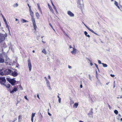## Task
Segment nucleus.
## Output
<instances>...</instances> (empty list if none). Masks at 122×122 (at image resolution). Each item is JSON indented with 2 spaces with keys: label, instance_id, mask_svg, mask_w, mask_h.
<instances>
[{
  "label": "nucleus",
  "instance_id": "f257e3e1",
  "mask_svg": "<svg viewBox=\"0 0 122 122\" xmlns=\"http://www.w3.org/2000/svg\"><path fill=\"white\" fill-rule=\"evenodd\" d=\"M7 34L5 33L4 34H0V43L3 42L5 39V38L7 37Z\"/></svg>",
  "mask_w": 122,
  "mask_h": 122
},
{
  "label": "nucleus",
  "instance_id": "f03ea898",
  "mask_svg": "<svg viewBox=\"0 0 122 122\" xmlns=\"http://www.w3.org/2000/svg\"><path fill=\"white\" fill-rule=\"evenodd\" d=\"M28 62L29 71H30L31 69L32 65L30 61L29 58L28 60Z\"/></svg>",
  "mask_w": 122,
  "mask_h": 122
},
{
  "label": "nucleus",
  "instance_id": "7ed1b4c3",
  "mask_svg": "<svg viewBox=\"0 0 122 122\" xmlns=\"http://www.w3.org/2000/svg\"><path fill=\"white\" fill-rule=\"evenodd\" d=\"M29 11L30 13V15L31 16V20H35L34 17V15L33 12L32 11L31 9H29Z\"/></svg>",
  "mask_w": 122,
  "mask_h": 122
},
{
  "label": "nucleus",
  "instance_id": "20e7f679",
  "mask_svg": "<svg viewBox=\"0 0 122 122\" xmlns=\"http://www.w3.org/2000/svg\"><path fill=\"white\" fill-rule=\"evenodd\" d=\"M29 11L30 13V15L31 16V20H35L34 17V15L33 12L32 11L31 9H29Z\"/></svg>",
  "mask_w": 122,
  "mask_h": 122
},
{
  "label": "nucleus",
  "instance_id": "39448f33",
  "mask_svg": "<svg viewBox=\"0 0 122 122\" xmlns=\"http://www.w3.org/2000/svg\"><path fill=\"white\" fill-rule=\"evenodd\" d=\"M11 72V70L10 69H6L4 71V72L5 75L10 74Z\"/></svg>",
  "mask_w": 122,
  "mask_h": 122
},
{
  "label": "nucleus",
  "instance_id": "423d86ee",
  "mask_svg": "<svg viewBox=\"0 0 122 122\" xmlns=\"http://www.w3.org/2000/svg\"><path fill=\"white\" fill-rule=\"evenodd\" d=\"M33 25V27L35 30V31H36V28H37V27L36 25L35 20H31Z\"/></svg>",
  "mask_w": 122,
  "mask_h": 122
},
{
  "label": "nucleus",
  "instance_id": "0eeeda50",
  "mask_svg": "<svg viewBox=\"0 0 122 122\" xmlns=\"http://www.w3.org/2000/svg\"><path fill=\"white\" fill-rule=\"evenodd\" d=\"M18 74L17 72L15 71L13 72L12 71L11 75L15 77Z\"/></svg>",
  "mask_w": 122,
  "mask_h": 122
},
{
  "label": "nucleus",
  "instance_id": "6e6552de",
  "mask_svg": "<svg viewBox=\"0 0 122 122\" xmlns=\"http://www.w3.org/2000/svg\"><path fill=\"white\" fill-rule=\"evenodd\" d=\"M16 81L14 79H11L10 83L12 85L14 86L15 85V83Z\"/></svg>",
  "mask_w": 122,
  "mask_h": 122
},
{
  "label": "nucleus",
  "instance_id": "1a4fd4ad",
  "mask_svg": "<svg viewBox=\"0 0 122 122\" xmlns=\"http://www.w3.org/2000/svg\"><path fill=\"white\" fill-rule=\"evenodd\" d=\"M85 25L86 27V28L88 29L89 30V31H91L92 32L94 33L95 34H96L97 33L95 32L92 30L89 27H88L85 24H84Z\"/></svg>",
  "mask_w": 122,
  "mask_h": 122
},
{
  "label": "nucleus",
  "instance_id": "9d476101",
  "mask_svg": "<svg viewBox=\"0 0 122 122\" xmlns=\"http://www.w3.org/2000/svg\"><path fill=\"white\" fill-rule=\"evenodd\" d=\"M67 14L71 17H73L74 16V14L70 11H68Z\"/></svg>",
  "mask_w": 122,
  "mask_h": 122
},
{
  "label": "nucleus",
  "instance_id": "9b49d317",
  "mask_svg": "<svg viewBox=\"0 0 122 122\" xmlns=\"http://www.w3.org/2000/svg\"><path fill=\"white\" fill-rule=\"evenodd\" d=\"M17 91V88L15 86H14L13 89L11 91H10V92L11 93H14V92H16Z\"/></svg>",
  "mask_w": 122,
  "mask_h": 122
},
{
  "label": "nucleus",
  "instance_id": "f8f14e48",
  "mask_svg": "<svg viewBox=\"0 0 122 122\" xmlns=\"http://www.w3.org/2000/svg\"><path fill=\"white\" fill-rule=\"evenodd\" d=\"M1 45L3 47L5 48L7 47L5 43V42H2L1 43Z\"/></svg>",
  "mask_w": 122,
  "mask_h": 122
},
{
  "label": "nucleus",
  "instance_id": "ddd939ff",
  "mask_svg": "<svg viewBox=\"0 0 122 122\" xmlns=\"http://www.w3.org/2000/svg\"><path fill=\"white\" fill-rule=\"evenodd\" d=\"M92 111L93 109L92 108H91L90 112L88 114V115L89 116H90V115H92L93 114V112Z\"/></svg>",
  "mask_w": 122,
  "mask_h": 122
},
{
  "label": "nucleus",
  "instance_id": "4468645a",
  "mask_svg": "<svg viewBox=\"0 0 122 122\" xmlns=\"http://www.w3.org/2000/svg\"><path fill=\"white\" fill-rule=\"evenodd\" d=\"M5 60L2 58V56L0 55V63H3L4 62Z\"/></svg>",
  "mask_w": 122,
  "mask_h": 122
},
{
  "label": "nucleus",
  "instance_id": "2eb2a0df",
  "mask_svg": "<svg viewBox=\"0 0 122 122\" xmlns=\"http://www.w3.org/2000/svg\"><path fill=\"white\" fill-rule=\"evenodd\" d=\"M37 6L38 8V9L39 10V11H40L41 13L42 14V11L41 10V8L40 7V5L38 3L37 4Z\"/></svg>",
  "mask_w": 122,
  "mask_h": 122
},
{
  "label": "nucleus",
  "instance_id": "dca6fc26",
  "mask_svg": "<svg viewBox=\"0 0 122 122\" xmlns=\"http://www.w3.org/2000/svg\"><path fill=\"white\" fill-rule=\"evenodd\" d=\"M76 49L74 48H73V50L71 51V53L72 54H75L76 53Z\"/></svg>",
  "mask_w": 122,
  "mask_h": 122
},
{
  "label": "nucleus",
  "instance_id": "f3484780",
  "mask_svg": "<svg viewBox=\"0 0 122 122\" xmlns=\"http://www.w3.org/2000/svg\"><path fill=\"white\" fill-rule=\"evenodd\" d=\"M0 80H1L4 83L6 81V79L4 77H0Z\"/></svg>",
  "mask_w": 122,
  "mask_h": 122
},
{
  "label": "nucleus",
  "instance_id": "a211bd4d",
  "mask_svg": "<svg viewBox=\"0 0 122 122\" xmlns=\"http://www.w3.org/2000/svg\"><path fill=\"white\" fill-rule=\"evenodd\" d=\"M78 105V103H74L73 105V107L76 108Z\"/></svg>",
  "mask_w": 122,
  "mask_h": 122
},
{
  "label": "nucleus",
  "instance_id": "6ab92c4d",
  "mask_svg": "<svg viewBox=\"0 0 122 122\" xmlns=\"http://www.w3.org/2000/svg\"><path fill=\"white\" fill-rule=\"evenodd\" d=\"M36 15L37 19H39L40 16L38 12H36Z\"/></svg>",
  "mask_w": 122,
  "mask_h": 122
},
{
  "label": "nucleus",
  "instance_id": "aec40b11",
  "mask_svg": "<svg viewBox=\"0 0 122 122\" xmlns=\"http://www.w3.org/2000/svg\"><path fill=\"white\" fill-rule=\"evenodd\" d=\"M48 5L49 9H50V10H51V11L53 13V10L52 7L51 6H50L49 5Z\"/></svg>",
  "mask_w": 122,
  "mask_h": 122
},
{
  "label": "nucleus",
  "instance_id": "412c9836",
  "mask_svg": "<svg viewBox=\"0 0 122 122\" xmlns=\"http://www.w3.org/2000/svg\"><path fill=\"white\" fill-rule=\"evenodd\" d=\"M84 33L85 35L86 36H87L89 38L90 37V36L89 35H87L88 33L86 31H85L84 32Z\"/></svg>",
  "mask_w": 122,
  "mask_h": 122
},
{
  "label": "nucleus",
  "instance_id": "4be33fe9",
  "mask_svg": "<svg viewBox=\"0 0 122 122\" xmlns=\"http://www.w3.org/2000/svg\"><path fill=\"white\" fill-rule=\"evenodd\" d=\"M3 85L7 88H9L10 87V84H8L7 85H6L5 84H3Z\"/></svg>",
  "mask_w": 122,
  "mask_h": 122
},
{
  "label": "nucleus",
  "instance_id": "5701e85b",
  "mask_svg": "<svg viewBox=\"0 0 122 122\" xmlns=\"http://www.w3.org/2000/svg\"><path fill=\"white\" fill-rule=\"evenodd\" d=\"M114 4H115V5L117 6L118 8L119 9L120 8V7H119V6H118V2H117L116 1H115V2H114Z\"/></svg>",
  "mask_w": 122,
  "mask_h": 122
},
{
  "label": "nucleus",
  "instance_id": "b1692460",
  "mask_svg": "<svg viewBox=\"0 0 122 122\" xmlns=\"http://www.w3.org/2000/svg\"><path fill=\"white\" fill-rule=\"evenodd\" d=\"M42 52L44 53L45 55H46L47 54L46 51L45 49H43L42 50Z\"/></svg>",
  "mask_w": 122,
  "mask_h": 122
},
{
  "label": "nucleus",
  "instance_id": "393cba45",
  "mask_svg": "<svg viewBox=\"0 0 122 122\" xmlns=\"http://www.w3.org/2000/svg\"><path fill=\"white\" fill-rule=\"evenodd\" d=\"M22 22L23 23L28 22V21L26 20H25L24 19H22Z\"/></svg>",
  "mask_w": 122,
  "mask_h": 122
},
{
  "label": "nucleus",
  "instance_id": "a878e982",
  "mask_svg": "<svg viewBox=\"0 0 122 122\" xmlns=\"http://www.w3.org/2000/svg\"><path fill=\"white\" fill-rule=\"evenodd\" d=\"M102 64L103 66L104 67H106L107 66V65L104 63H102Z\"/></svg>",
  "mask_w": 122,
  "mask_h": 122
},
{
  "label": "nucleus",
  "instance_id": "bb28decb",
  "mask_svg": "<svg viewBox=\"0 0 122 122\" xmlns=\"http://www.w3.org/2000/svg\"><path fill=\"white\" fill-rule=\"evenodd\" d=\"M49 25H50L51 26V28L53 29V30H54V31H55V29H54V28L53 27V26H52V25H51V23H50L49 24Z\"/></svg>",
  "mask_w": 122,
  "mask_h": 122
},
{
  "label": "nucleus",
  "instance_id": "cd10ccee",
  "mask_svg": "<svg viewBox=\"0 0 122 122\" xmlns=\"http://www.w3.org/2000/svg\"><path fill=\"white\" fill-rule=\"evenodd\" d=\"M114 112L116 115L118 113V111L116 110H115L114 111Z\"/></svg>",
  "mask_w": 122,
  "mask_h": 122
},
{
  "label": "nucleus",
  "instance_id": "c85d7f7f",
  "mask_svg": "<svg viewBox=\"0 0 122 122\" xmlns=\"http://www.w3.org/2000/svg\"><path fill=\"white\" fill-rule=\"evenodd\" d=\"M18 4L17 3H16L13 6L14 7H17L18 6Z\"/></svg>",
  "mask_w": 122,
  "mask_h": 122
},
{
  "label": "nucleus",
  "instance_id": "c756f323",
  "mask_svg": "<svg viewBox=\"0 0 122 122\" xmlns=\"http://www.w3.org/2000/svg\"><path fill=\"white\" fill-rule=\"evenodd\" d=\"M70 104L71 105H72L74 103V102L72 100H71L70 102Z\"/></svg>",
  "mask_w": 122,
  "mask_h": 122
},
{
  "label": "nucleus",
  "instance_id": "7c9ffc66",
  "mask_svg": "<svg viewBox=\"0 0 122 122\" xmlns=\"http://www.w3.org/2000/svg\"><path fill=\"white\" fill-rule=\"evenodd\" d=\"M6 80L7 81H8L10 83L11 81V79H10L9 78H7Z\"/></svg>",
  "mask_w": 122,
  "mask_h": 122
},
{
  "label": "nucleus",
  "instance_id": "2f4dec72",
  "mask_svg": "<svg viewBox=\"0 0 122 122\" xmlns=\"http://www.w3.org/2000/svg\"><path fill=\"white\" fill-rule=\"evenodd\" d=\"M35 113H33L31 115V117H34L35 116Z\"/></svg>",
  "mask_w": 122,
  "mask_h": 122
},
{
  "label": "nucleus",
  "instance_id": "473e14b6",
  "mask_svg": "<svg viewBox=\"0 0 122 122\" xmlns=\"http://www.w3.org/2000/svg\"><path fill=\"white\" fill-rule=\"evenodd\" d=\"M53 8L55 10V11H56V12H57V10H56V9L55 7V6L53 7Z\"/></svg>",
  "mask_w": 122,
  "mask_h": 122
},
{
  "label": "nucleus",
  "instance_id": "72a5a7b5",
  "mask_svg": "<svg viewBox=\"0 0 122 122\" xmlns=\"http://www.w3.org/2000/svg\"><path fill=\"white\" fill-rule=\"evenodd\" d=\"M5 24V25H6V27L7 28H9V26L8 25V23H6V24Z\"/></svg>",
  "mask_w": 122,
  "mask_h": 122
},
{
  "label": "nucleus",
  "instance_id": "f704fd0d",
  "mask_svg": "<svg viewBox=\"0 0 122 122\" xmlns=\"http://www.w3.org/2000/svg\"><path fill=\"white\" fill-rule=\"evenodd\" d=\"M27 5L29 7V9H31V6L30 5H29L28 4H27Z\"/></svg>",
  "mask_w": 122,
  "mask_h": 122
},
{
  "label": "nucleus",
  "instance_id": "c9c22d12",
  "mask_svg": "<svg viewBox=\"0 0 122 122\" xmlns=\"http://www.w3.org/2000/svg\"><path fill=\"white\" fill-rule=\"evenodd\" d=\"M20 119H21V116L19 115L18 116V119L19 120Z\"/></svg>",
  "mask_w": 122,
  "mask_h": 122
},
{
  "label": "nucleus",
  "instance_id": "e433bc0d",
  "mask_svg": "<svg viewBox=\"0 0 122 122\" xmlns=\"http://www.w3.org/2000/svg\"><path fill=\"white\" fill-rule=\"evenodd\" d=\"M61 98H59L58 99V101L59 103H60L61 102Z\"/></svg>",
  "mask_w": 122,
  "mask_h": 122
},
{
  "label": "nucleus",
  "instance_id": "4c0bfd02",
  "mask_svg": "<svg viewBox=\"0 0 122 122\" xmlns=\"http://www.w3.org/2000/svg\"><path fill=\"white\" fill-rule=\"evenodd\" d=\"M98 63H99V64H101V62L100 60H98Z\"/></svg>",
  "mask_w": 122,
  "mask_h": 122
},
{
  "label": "nucleus",
  "instance_id": "58836bf2",
  "mask_svg": "<svg viewBox=\"0 0 122 122\" xmlns=\"http://www.w3.org/2000/svg\"><path fill=\"white\" fill-rule=\"evenodd\" d=\"M24 98L27 100H28V98H27V97L26 96H25L24 97Z\"/></svg>",
  "mask_w": 122,
  "mask_h": 122
},
{
  "label": "nucleus",
  "instance_id": "ea45409f",
  "mask_svg": "<svg viewBox=\"0 0 122 122\" xmlns=\"http://www.w3.org/2000/svg\"><path fill=\"white\" fill-rule=\"evenodd\" d=\"M17 119V118H14V121L13 122H14L15 121H16Z\"/></svg>",
  "mask_w": 122,
  "mask_h": 122
},
{
  "label": "nucleus",
  "instance_id": "a19ab883",
  "mask_svg": "<svg viewBox=\"0 0 122 122\" xmlns=\"http://www.w3.org/2000/svg\"><path fill=\"white\" fill-rule=\"evenodd\" d=\"M110 76L112 77H114L115 76L114 75H112V74H111L110 75Z\"/></svg>",
  "mask_w": 122,
  "mask_h": 122
},
{
  "label": "nucleus",
  "instance_id": "79ce46f5",
  "mask_svg": "<svg viewBox=\"0 0 122 122\" xmlns=\"http://www.w3.org/2000/svg\"><path fill=\"white\" fill-rule=\"evenodd\" d=\"M95 66L98 69V67L97 65L96 64H95Z\"/></svg>",
  "mask_w": 122,
  "mask_h": 122
},
{
  "label": "nucleus",
  "instance_id": "37998d69",
  "mask_svg": "<svg viewBox=\"0 0 122 122\" xmlns=\"http://www.w3.org/2000/svg\"><path fill=\"white\" fill-rule=\"evenodd\" d=\"M50 0L52 5H54L53 3L52 2V0Z\"/></svg>",
  "mask_w": 122,
  "mask_h": 122
},
{
  "label": "nucleus",
  "instance_id": "c03bdc74",
  "mask_svg": "<svg viewBox=\"0 0 122 122\" xmlns=\"http://www.w3.org/2000/svg\"><path fill=\"white\" fill-rule=\"evenodd\" d=\"M33 117H31V121H32V122H33Z\"/></svg>",
  "mask_w": 122,
  "mask_h": 122
},
{
  "label": "nucleus",
  "instance_id": "a18cd8bd",
  "mask_svg": "<svg viewBox=\"0 0 122 122\" xmlns=\"http://www.w3.org/2000/svg\"><path fill=\"white\" fill-rule=\"evenodd\" d=\"M68 68H71V66H70L69 65H68Z\"/></svg>",
  "mask_w": 122,
  "mask_h": 122
},
{
  "label": "nucleus",
  "instance_id": "49530a36",
  "mask_svg": "<svg viewBox=\"0 0 122 122\" xmlns=\"http://www.w3.org/2000/svg\"><path fill=\"white\" fill-rule=\"evenodd\" d=\"M37 97H38V98H39V99H40V98L39 97V95L38 94H37Z\"/></svg>",
  "mask_w": 122,
  "mask_h": 122
},
{
  "label": "nucleus",
  "instance_id": "de8ad7c7",
  "mask_svg": "<svg viewBox=\"0 0 122 122\" xmlns=\"http://www.w3.org/2000/svg\"><path fill=\"white\" fill-rule=\"evenodd\" d=\"M48 115L50 116H51V114L49 112H48Z\"/></svg>",
  "mask_w": 122,
  "mask_h": 122
},
{
  "label": "nucleus",
  "instance_id": "09e8293b",
  "mask_svg": "<svg viewBox=\"0 0 122 122\" xmlns=\"http://www.w3.org/2000/svg\"><path fill=\"white\" fill-rule=\"evenodd\" d=\"M80 87L81 88H82V85L81 84L80 85Z\"/></svg>",
  "mask_w": 122,
  "mask_h": 122
},
{
  "label": "nucleus",
  "instance_id": "8fccbe9b",
  "mask_svg": "<svg viewBox=\"0 0 122 122\" xmlns=\"http://www.w3.org/2000/svg\"><path fill=\"white\" fill-rule=\"evenodd\" d=\"M69 47L70 48H72V46L71 45H70L69 46Z\"/></svg>",
  "mask_w": 122,
  "mask_h": 122
},
{
  "label": "nucleus",
  "instance_id": "3c124183",
  "mask_svg": "<svg viewBox=\"0 0 122 122\" xmlns=\"http://www.w3.org/2000/svg\"><path fill=\"white\" fill-rule=\"evenodd\" d=\"M3 19L4 21H5V20H6L5 19V18H3Z\"/></svg>",
  "mask_w": 122,
  "mask_h": 122
},
{
  "label": "nucleus",
  "instance_id": "603ef678",
  "mask_svg": "<svg viewBox=\"0 0 122 122\" xmlns=\"http://www.w3.org/2000/svg\"><path fill=\"white\" fill-rule=\"evenodd\" d=\"M48 78L49 79H50V77L49 75L48 76Z\"/></svg>",
  "mask_w": 122,
  "mask_h": 122
},
{
  "label": "nucleus",
  "instance_id": "864d4df0",
  "mask_svg": "<svg viewBox=\"0 0 122 122\" xmlns=\"http://www.w3.org/2000/svg\"><path fill=\"white\" fill-rule=\"evenodd\" d=\"M4 22H5V24H6V23H7V21H6V20H5V21H4Z\"/></svg>",
  "mask_w": 122,
  "mask_h": 122
},
{
  "label": "nucleus",
  "instance_id": "5fc2aeb1",
  "mask_svg": "<svg viewBox=\"0 0 122 122\" xmlns=\"http://www.w3.org/2000/svg\"><path fill=\"white\" fill-rule=\"evenodd\" d=\"M42 42L43 43H44V44H45L46 43V42L45 41H42Z\"/></svg>",
  "mask_w": 122,
  "mask_h": 122
},
{
  "label": "nucleus",
  "instance_id": "6e6d98bb",
  "mask_svg": "<svg viewBox=\"0 0 122 122\" xmlns=\"http://www.w3.org/2000/svg\"><path fill=\"white\" fill-rule=\"evenodd\" d=\"M114 83H115V82H114ZM115 86V84L113 86V88H114Z\"/></svg>",
  "mask_w": 122,
  "mask_h": 122
},
{
  "label": "nucleus",
  "instance_id": "4d7b16f0",
  "mask_svg": "<svg viewBox=\"0 0 122 122\" xmlns=\"http://www.w3.org/2000/svg\"><path fill=\"white\" fill-rule=\"evenodd\" d=\"M108 106L109 108L110 109V108H111V107L109 104H108Z\"/></svg>",
  "mask_w": 122,
  "mask_h": 122
},
{
  "label": "nucleus",
  "instance_id": "13d9d810",
  "mask_svg": "<svg viewBox=\"0 0 122 122\" xmlns=\"http://www.w3.org/2000/svg\"><path fill=\"white\" fill-rule=\"evenodd\" d=\"M90 64L91 66H92L93 65L92 63H91Z\"/></svg>",
  "mask_w": 122,
  "mask_h": 122
},
{
  "label": "nucleus",
  "instance_id": "bf43d9fd",
  "mask_svg": "<svg viewBox=\"0 0 122 122\" xmlns=\"http://www.w3.org/2000/svg\"><path fill=\"white\" fill-rule=\"evenodd\" d=\"M119 98H122V96H121L119 97Z\"/></svg>",
  "mask_w": 122,
  "mask_h": 122
},
{
  "label": "nucleus",
  "instance_id": "052dcab7",
  "mask_svg": "<svg viewBox=\"0 0 122 122\" xmlns=\"http://www.w3.org/2000/svg\"><path fill=\"white\" fill-rule=\"evenodd\" d=\"M8 30L10 32V29H9V28H7Z\"/></svg>",
  "mask_w": 122,
  "mask_h": 122
},
{
  "label": "nucleus",
  "instance_id": "680f3d73",
  "mask_svg": "<svg viewBox=\"0 0 122 122\" xmlns=\"http://www.w3.org/2000/svg\"><path fill=\"white\" fill-rule=\"evenodd\" d=\"M57 97L58 98H59H59H60L59 97V95H58V96H57Z\"/></svg>",
  "mask_w": 122,
  "mask_h": 122
},
{
  "label": "nucleus",
  "instance_id": "e2e57ef3",
  "mask_svg": "<svg viewBox=\"0 0 122 122\" xmlns=\"http://www.w3.org/2000/svg\"><path fill=\"white\" fill-rule=\"evenodd\" d=\"M44 78H45V79H46V80H47V79L46 78V77H45Z\"/></svg>",
  "mask_w": 122,
  "mask_h": 122
},
{
  "label": "nucleus",
  "instance_id": "0e129e2a",
  "mask_svg": "<svg viewBox=\"0 0 122 122\" xmlns=\"http://www.w3.org/2000/svg\"><path fill=\"white\" fill-rule=\"evenodd\" d=\"M2 18H5L4 17V16L3 15H2Z\"/></svg>",
  "mask_w": 122,
  "mask_h": 122
},
{
  "label": "nucleus",
  "instance_id": "69168bd1",
  "mask_svg": "<svg viewBox=\"0 0 122 122\" xmlns=\"http://www.w3.org/2000/svg\"><path fill=\"white\" fill-rule=\"evenodd\" d=\"M32 52L33 53H35V51L34 50H33V51H32Z\"/></svg>",
  "mask_w": 122,
  "mask_h": 122
},
{
  "label": "nucleus",
  "instance_id": "338daca9",
  "mask_svg": "<svg viewBox=\"0 0 122 122\" xmlns=\"http://www.w3.org/2000/svg\"><path fill=\"white\" fill-rule=\"evenodd\" d=\"M79 122H83V121H79Z\"/></svg>",
  "mask_w": 122,
  "mask_h": 122
},
{
  "label": "nucleus",
  "instance_id": "774afa93",
  "mask_svg": "<svg viewBox=\"0 0 122 122\" xmlns=\"http://www.w3.org/2000/svg\"><path fill=\"white\" fill-rule=\"evenodd\" d=\"M120 121H122V118H121L120 119Z\"/></svg>",
  "mask_w": 122,
  "mask_h": 122
}]
</instances>
